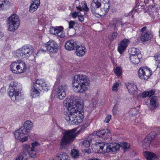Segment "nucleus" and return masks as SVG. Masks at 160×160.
<instances>
[{
	"label": "nucleus",
	"mask_w": 160,
	"mask_h": 160,
	"mask_svg": "<svg viewBox=\"0 0 160 160\" xmlns=\"http://www.w3.org/2000/svg\"><path fill=\"white\" fill-rule=\"evenodd\" d=\"M78 98L72 95L63 101L64 106L67 108L68 112L65 114L66 120L72 125H78L81 123L84 118V112L78 110L79 102Z\"/></svg>",
	"instance_id": "obj_1"
},
{
	"label": "nucleus",
	"mask_w": 160,
	"mask_h": 160,
	"mask_svg": "<svg viewBox=\"0 0 160 160\" xmlns=\"http://www.w3.org/2000/svg\"><path fill=\"white\" fill-rule=\"evenodd\" d=\"M90 85L89 78L84 75H76L73 79L72 87L76 93H82L88 89Z\"/></svg>",
	"instance_id": "obj_2"
},
{
	"label": "nucleus",
	"mask_w": 160,
	"mask_h": 160,
	"mask_svg": "<svg viewBox=\"0 0 160 160\" xmlns=\"http://www.w3.org/2000/svg\"><path fill=\"white\" fill-rule=\"evenodd\" d=\"M119 146L116 143H105L104 142H97L92 144V149L95 153L99 152L105 153L110 152H115L118 149Z\"/></svg>",
	"instance_id": "obj_3"
},
{
	"label": "nucleus",
	"mask_w": 160,
	"mask_h": 160,
	"mask_svg": "<svg viewBox=\"0 0 160 160\" xmlns=\"http://www.w3.org/2000/svg\"><path fill=\"white\" fill-rule=\"evenodd\" d=\"M76 129L74 128L70 130H66L63 133L60 142V149H65L67 145L72 142L76 137L77 134L80 132L79 130L76 132Z\"/></svg>",
	"instance_id": "obj_4"
},
{
	"label": "nucleus",
	"mask_w": 160,
	"mask_h": 160,
	"mask_svg": "<svg viewBox=\"0 0 160 160\" xmlns=\"http://www.w3.org/2000/svg\"><path fill=\"white\" fill-rule=\"evenodd\" d=\"M9 90L8 95L11 100L13 101H18L21 96V88L20 84L12 82L9 85Z\"/></svg>",
	"instance_id": "obj_5"
},
{
	"label": "nucleus",
	"mask_w": 160,
	"mask_h": 160,
	"mask_svg": "<svg viewBox=\"0 0 160 160\" xmlns=\"http://www.w3.org/2000/svg\"><path fill=\"white\" fill-rule=\"evenodd\" d=\"M34 52V48L31 46L26 45L23 46L13 52L15 57L19 58H28Z\"/></svg>",
	"instance_id": "obj_6"
},
{
	"label": "nucleus",
	"mask_w": 160,
	"mask_h": 160,
	"mask_svg": "<svg viewBox=\"0 0 160 160\" xmlns=\"http://www.w3.org/2000/svg\"><path fill=\"white\" fill-rule=\"evenodd\" d=\"M26 64L21 60L12 62L10 65L11 70L13 73L16 74L23 73L26 71Z\"/></svg>",
	"instance_id": "obj_7"
},
{
	"label": "nucleus",
	"mask_w": 160,
	"mask_h": 160,
	"mask_svg": "<svg viewBox=\"0 0 160 160\" xmlns=\"http://www.w3.org/2000/svg\"><path fill=\"white\" fill-rule=\"evenodd\" d=\"M20 22L18 16L16 14L12 15L7 19V24L8 29L10 31L14 32L18 28Z\"/></svg>",
	"instance_id": "obj_8"
},
{
	"label": "nucleus",
	"mask_w": 160,
	"mask_h": 160,
	"mask_svg": "<svg viewBox=\"0 0 160 160\" xmlns=\"http://www.w3.org/2000/svg\"><path fill=\"white\" fill-rule=\"evenodd\" d=\"M32 127V123L30 121L27 120L23 124V127L14 132V135L17 138H18L20 135L21 136L23 135H27Z\"/></svg>",
	"instance_id": "obj_9"
},
{
	"label": "nucleus",
	"mask_w": 160,
	"mask_h": 160,
	"mask_svg": "<svg viewBox=\"0 0 160 160\" xmlns=\"http://www.w3.org/2000/svg\"><path fill=\"white\" fill-rule=\"evenodd\" d=\"M109 0H93L92 2V7L91 8L93 14L97 18L100 17V13L98 10L101 6V2H108Z\"/></svg>",
	"instance_id": "obj_10"
},
{
	"label": "nucleus",
	"mask_w": 160,
	"mask_h": 160,
	"mask_svg": "<svg viewBox=\"0 0 160 160\" xmlns=\"http://www.w3.org/2000/svg\"><path fill=\"white\" fill-rule=\"evenodd\" d=\"M68 86L65 82H59L57 89H56L57 97L60 100H62L65 97L66 93L65 91L67 89Z\"/></svg>",
	"instance_id": "obj_11"
},
{
	"label": "nucleus",
	"mask_w": 160,
	"mask_h": 160,
	"mask_svg": "<svg viewBox=\"0 0 160 160\" xmlns=\"http://www.w3.org/2000/svg\"><path fill=\"white\" fill-rule=\"evenodd\" d=\"M152 74V72L148 68H141L138 71V75L142 80H147Z\"/></svg>",
	"instance_id": "obj_12"
},
{
	"label": "nucleus",
	"mask_w": 160,
	"mask_h": 160,
	"mask_svg": "<svg viewBox=\"0 0 160 160\" xmlns=\"http://www.w3.org/2000/svg\"><path fill=\"white\" fill-rule=\"evenodd\" d=\"M147 27L145 26L142 28L140 32L141 36L140 38L142 41L145 42L151 39L153 36L151 31L146 29Z\"/></svg>",
	"instance_id": "obj_13"
},
{
	"label": "nucleus",
	"mask_w": 160,
	"mask_h": 160,
	"mask_svg": "<svg viewBox=\"0 0 160 160\" xmlns=\"http://www.w3.org/2000/svg\"><path fill=\"white\" fill-rule=\"evenodd\" d=\"M47 51L50 52L56 53L58 50V46L53 40H50L45 45Z\"/></svg>",
	"instance_id": "obj_14"
},
{
	"label": "nucleus",
	"mask_w": 160,
	"mask_h": 160,
	"mask_svg": "<svg viewBox=\"0 0 160 160\" xmlns=\"http://www.w3.org/2000/svg\"><path fill=\"white\" fill-rule=\"evenodd\" d=\"M155 132H153L149 133L142 142V145L143 148H147L149 147L151 141L156 136Z\"/></svg>",
	"instance_id": "obj_15"
},
{
	"label": "nucleus",
	"mask_w": 160,
	"mask_h": 160,
	"mask_svg": "<svg viewBox=\"0 0 160 160\" xmlns=\"http://www.w3.org/2000/svg\"><path fill=\"white\" fill-rule=\"evenodd\" d=\"M48 84L44 80L37 79L34 82V87H36V88L38 90H44L47 91L48 90Z\"/></svg>",
	"instance_id": "obj_16"
},
{
	"label": "nucleus",
	"mask_w": 160,
	"mask_h": 160,
	"mask_svg": "<svg viewBox=\"0 0 160 160\" xmlns=\"http://www.w3.org/2000/svg\"><path fill=\"white\" fill-rule=\"evenodd\" d=\"M63 28L61 27L60 28H55L52 27L50 29L51 33L61 38H63L65 36V34L63 30Z\"/></svg>",
	"instance_id": "obj_17"
},
{
	"label": "nucleus",
	"mask_w": 160,
	"mask_h": 160,
	"mask_svg": "<svg viewBox=\"0 0 160 160\" xmlns=\"http://www.w3.org/2000/svg\"><path fill=\"white\" fill-rule=\"evenodd\" d=\"M129 42V40L127 39H125L122 40L118 44V51L120 54H122L125 51Z\"/></svg>",
	"instance_id": "obj_18"
},
{
	"label": "nucleus",
	"mask_w": 160,
	"mask_h": 160,
	"mask_svg": "<svg viewBox=\"0 0 160 160\" xmlns=\"http://www.w3.org/2000/svg\"><path fill=\"white\" fill-rule=\"evenodd\" d=\"M78 45L76 41L73 40H70L66 42L65 47L67 50H72L75 49Z\"/></svg>",
	"instance_id": "obj_19"
},
{
	"label": "nucleus",
	"mask_w": 160,
	"mask_h": 160,
	"mask_svg": "<svg viewBox=\"0 0 160 160\" xmlns=\"http://www.w3.org/2000/svg\"><path fill=\"white\" fill-rule=\"evenodd\" d=\"M75 49L76 50L75 54L80 57L83 56L86 52V49L84 45H78Z\"/></svg>",
	"instance_id": "obj_20"
},
{
	"label": "nucleus",
	"mask_w": 160,
	"mask_h": 160,
	"mask_svg": "<svg viewBox=\"0 0 160 160\" xmlns=\"http://www.w3.org/2000/svg\"><path fill=\"white\" fill-rule=\"evenodd\" d=\"M150 109L152 111L156 109L158 106V98L157 96L152 97L150 101Z\"/></svg>",
	"instance_id": "obj_21"
},
{
	"label": "nucleus",
	"mask_w": 160,
	"mask_h": 160,
	"mask_svg": "<svg viewBox=\"0 0 160 160\" xmlns=\"http://www.w3.org/2000/svg\"><path fill=\"white\" fill-rule=\"evenodd\" d=\"M10 5L9 0H0V11L8 9Z\"/></svg>",
	"instance_id": "obj_22"
},
{
	"label": "nucleus",
	"mask_w": 160,
	"mask_h": 160,
	"mask_svg": "<svg viewBox=\"0 0 160 160\" xmlns=\"http://www.w3.org/2000/svg\"><path fill=\"white\" fill-rule=\"evenodd\" d=\"M95 133L98 137L105 138L110 134V131L108 129H103L99 130Z\"/></svg>",
	"instance_id": "obj_23"
},
{
	"label": "nucleus",
	"mask_w": 160,
	"mask_h": 160,
	"mask_svg": "<svg viewBox=\"0 0 160 160\" xmlns=\"http://www.w3.org/2000/svg\"><path fill=\"white\" fill-rule=\"evenodd\" d=\"M142 58L141 54L135 55L130 56L129 58L132 64L136 65L139 64L140 62V60Z\"/></svg>",
	"instance_id": "obj_24"
},
{
	"label": "nucleus",
	"mask_w": 160,
	"mask_h": 160,
	"mask_svg": "<svg viewBox=\"0 0 160 160\" xmlns=\"http://www.w3.org/2000/svg\"><path fill=\"white\" fill-rule=\"evenodd\" d=\"M127 23V22L123 23L121 21V19L118 18H113L112 22V24L114 29H117V27L119 24L122 26L124 24H126Z\"/></svg>",
	"instance_id": "obj_25"
},
{
	"label": "nucleus",
	"mask_w": 160,
	"mask_h": 160,
	"mask_svg": "<svg viewBox=\"0 0 160 160\" xmlns=\"http://www.w3.org/2000/svg\"><path fill=\"white\" fill-rule=\"evenodd\" d=\"M34 82H33L31 88V92H30L31 96L32 98H36L38 97L39 95V92L38 90V89L36 88V87H34Z\"/></svg>",
	"instance_id": "obj_26"
},
{
	"label": "nucleus",
	"mask_w": 160,
	"mask_h": 160,
	"mask_svg": "<svg viewBox=\"0 0 160 160\" xmlns=\"http://www.w3.org/2000/svg\"><path fill=\"white\" fill-rule=\"evenodd\" d=\"M128 92L131 94H133L137 90V88L136 85L133 83H128L127 86Z\"/></svg>",
	"instance_id": "obj_27"
},
{
	"label": "nucleus",
	"mask_w": 160,
	"mask_h": 160,
	"mask_svg": "<svg viewBox=\"0 0 160 160\" xmlns=\"http://www.w3.org/2000/svg\"><path fill=\"white\" fill-rule=\"evenodd\" d=\"M55 159L56 160H69V157L67 153L62 152L58 155L57 156Z\"/></svg>",
	"instance_id": "obj_28"
},
{
	"label": "nucleus",
	"mask_w": 160,
	"mask_h": 160,
	"mask_svg": "<svg viewBox=\"0 0 160 160\" xmlns=\"http://www.w3.org/2000/svg\"><path fill=\"white\" fill-rule=\"evenodd\" d=\"M144 155L147 160H152L154 159L156 157V155L154 153L148 152H145Z\"/></svg>",
	"instance_id": "obj_29"
},
{
	"label": "nucleus",
	"mask_w": 160,
	"mask_h": 160,
	"mask_svg": "<svg viewBox=\"0 0 160 160\" xmlns=\"http://www.w3.org/2000/svg\"><path fill=\"white\" fill-rule=\"evenodd\" d=\"M103 4L102 5V10H104L105 12V13H104V15L106 14L109 11L110 9V2L109 0L108 2H106L103 3Z\"/></svg>",
	"instance_id": "obj_30"
},
{
	"label": "nucleus",
	"mask_w": 160,
	"mask_h": 160,
	"mask_svg": "<svg viewBox=\"0 0 160 160\" xmlns=\"http://www.w3.org/2000/svg\"><path fill=\"white\" fill-rule=\"evenodd\" d=\"M82 6L83 7L82 8L81 6H79L76 7L77 9L80 11H82L83 10L84 11H87L89 10V8L87 7L86 2L84 1L82 2Z\"/></svg>",
	"instance_id": "obj_31"
},
{
	"label": "nucleus",
	"mask_w": 160,
	"mask_h": 160,
	"mask_svg": "<svg viewBox=\"0 0 160 160\" xmlns=\"http://www.w3.org/2000/svg\"><path fill=\"white\" fill-rule=\"evenodd\" d=\"M129 52L130 53V56L141 54L140 51L138 49L134 48H132L129 49Z\"/></svg>",
	"instance_id": "obj_32"
},
{
	"label": "nucleus",
	"mask_w": 160,
	"mask_h": 160,
	"mask_svg": "<svg viewBox=\"0 0 160 160\" xmlns=\"http://www.w3.org/2000/svg\"><path fill=\"white\" fill-rule=\"evenodd\" d=\"M116 144L119 145V148H120V147L122 148V149H123L125 151H126L127 149L128 148L130 147L129 144L128 143L126 142L122 143L120 144L117 143ZM119 148L116 151L118 150H119Z\"/></svg>",
	"instance_id": "obj_33"
},
{
	"label": "nucleus",
	"mask_w": 160,
	"mask_h": 160,
	"mask_svg": "<svg viewBox=\"0 0 160 160\" xmlns=\"http://www.w3.org/2000/svg\"><path fill=\"white\" fill-rule=\"evenodd\" d=\"M155 59L157 62L156 63L157 68H160V53H157L154 55Z\"/></svg>",
	"instance_id": "obj_34"
},
{
	"label": "nucleus",
	"mask_w": 160,
	"mask_h": 160,
	"mask_svg": "<svg viewBox=\"0 0 160 160\" xmlns=\"http://www.w3.org/2000/svg\"><path fill=\"white\" fill-rule=\"evenodd\" d=\"M30 147L29 145L26 144L23 145V155L26 156L28 153V152L30 150Z\"/></svg>",
	"instance_id": "obj_35"
},
{
	"label": "nucleus",
	"mask_w": 160,
	"mask_h": 160,
	"mask_svg": "<svg viewBox=\"0 0 160 160\" xmlns=\"http://www.w3.org/2000/svg\"><path fill=\"white\" fill-rule=\"evenodd\" d=\"M71 153L72 157L73 158H76L78 156V151L76 149L72 150Z\"/></svg>",
	"instance_id": "obj_36"
},
{
	"label": "nucleus",
	"mask_w": 160,
	"mask_h": 160,
	"mask_svg": "<svg viewBox=\"0 0 160 160\" xmlns=\"http://www.w3.org/2000/svg\"><path fill=\"white\" fill-rule=\"evenodd\" d=\"M38 6L37 5L32 4L31 3V4L29 6V11L31 12H33L37 9Z\"/></svg>",
	"instance_id": "obj_37"
},
{
	"label": "nucleus",
	"mask_w": 160,
	"mask_h": 160,
	"mask_svg": "<svg viewBox=\"0 0 160 160\" xmlns=\"http://www.w3.org/2000/svg\"><path fill=\"white\" fill-rule=\"evenodd\" d=\"M121 69L119 67H117L114 70V73L118 76H120L121 74Z\"/></svg>",
	"instance_id": "obj_38"
},
{
	"label": "nucleus",
	"mask_w": 160,
	"mask_h": 160,
	"mask_svg": "<svg viewBox=\"0 0 160 160\" xmlns=\"http://www.w3.org/2000/svg\"><path fill=\"white\" fill-rule=\"evenodd\" d=\"M28 154L30 157L34 158L36 155V152L34 150V149H33V148H31Z\"/></svg>",
	"instance_id": "obj_39"
},
{
	"label": "nucleus",
	"mask_w": 160,
	"mask_h": 160,
	"mask_svg": "<svg viewBox=\"0 0 160 160\" xmlns=\"http://www.w3.org/2000/svg\"><path fill=\"white\" fill-rule=\"evenodd\" d=\"M24 135H23L22 136H21V135H20L19 137L18 138H17L15 135L14 136L16 138L20 140L22 142H24L27 141L28 140L27 137L25 136L24 137H23Z\"/></svg>",
	"instance_id": "obj_40"
},
{
	"label": "nucleus",
	"mask_w": 160,
	"mask_h": 160,
	"mask_svg": "<svg viewBox=\"0 0 160 160\" xmlns=\"http://www.w3.org/2000/svg\"><path fill=\"white\" fill-rule=\"evenodd\" d=\"M83 146L86 148H88L90 146V142L88 140H85L82 142Z\"/></svg>",
	"instance_id": "obj_41"
},
{
	"label": "nucleus",
	"mask_w": 160,
	"mask_h": 160,
	"mask_svg": "<svg viewBox=\"0 0 160 160\" xmlns=\"http://www.w3.org/2000/svg\"><path fill=\"white\" fill-rule=\"evenodd\" d=\"M129 112L130 114L131 115H135L138 113V111L137 109L134 108L131 109L130 110Z\"/></svg>",
	"instance_id": "obj_42"
},
{
	"label": "nucleus",
	"mask_w": 160,
	"mask_h": 160,
	"mask_svg": "<svg viewBox=\"0 0 160 160\" xmlns=\"http://www.w3.org/2000/svg\"><path fill=\"white\" fill-rule=\"evenodd\" d=\"M119 86V84L117 82L115 83L113 85L112 87V90L113 91H115L117 92L118 89L117 88Z\"/></svg>",
	"instance_id": "obj_43"
},
{
	"label": "nucleus",
	"mask_w": 160,
	"mask_h": 160,
	"mask_svg": "<svg viewBox=\"0 0 160 160\" xmlns=\"http://www.w3.org/2000/svg\"><path fill=\"white\" fill-rule=\"evenodd\" d=\"M31 3L38 7L40 4V0H32Z\"/></svg>",
	"instance_id": "obj_44"
},
{
	"label": "nucleus",
	"mask_w": 160,
	"mask_h": 160,
	"mask_svg": "<svg viewBox=\"0 0 160 160\" xmlns=\"http://www.w3.org/2000/svg\"><path fill=\"white\" fill-rule=\"evenodd\" d=\"M97 101L95 99H92V100L91 102L92 104V107L93 108H94L95 107L97 103Z\"/></svg>",
	"instance_id": "obj_45"
},
{
	"label": "nucleus",
	"mask_w": 160,
	"mask_h": 160,
	"mask_svg": "<svg viewBox=\"0 0 160 160\" xmlns=\"http://www.w3.org/2000/svg\"><path fill=\"white\" fill-rule=\"evenodd\" d=\"M80 14V13L79 12H75L72 14V16L73 18H75L77 16L78 17Z\"/></svg>",
	"instance_id": "obj_46"
},
{
	"label": "nucleus",
	"mask_w": 160,
	"mask_h": 160,
	"mask_svg": "<svg viewBox=\"0 0 160 160\" xmlns=\"http://www.w3.org/2000/svg\"><path fill=\"white\" fill-rule=\"evenodd\" d=\"M5 38V35L2 32H0V40L2 41Z\"/></svg>",
	"instance_id": "obj_47"
},
{
	"label": "nucleus",
	"mask_w": 160,
	"mask_h": 160,
	"mask_svg": "<svg viewBox=\"0 0 160 160\" xmlns=\"http://www.w3.org/2000/svg\"><path fill=\"white\" fill-rule=\"evenodd\" d=\"M75 22L72 21H71L69 23V28H73V26L75 25Z\"/></svg>",
	"instance_id": "obj_48"
},
{
	"label": "nucleus",
	"mask_w": 160,
	"mask_h": 160,
	"mask_svg": "<svg viewBox=\"0 0 160 160\" xmlns=\"http://www.w3.org/2000/svg\"><path fill=\"white\" fill-rule=\"evenodd\" d=\"M111 115H108L106 118L104 122H105L108 123L109 122L110 120L111 119Z\"/></svg>",
	"instance_id": "obj_49"
},
{
	"label": "nucleus",
	"mask_w": 160,
	"mask_h": 160,
	"mask_svg": "<svg viewBox=\"0 0 160 160\" xmlns=\"http://www.w3.org/2000/svg\"><path fill=\"white\" fill-rule=\"evenodd\" d=\"M118 35V33L117 32H114L112 35L111 40H113L114 39L116 38Z\"/></svg>",
	"instance_id": "obj_50"
},
{
	"label": "nucleus",
	"mask_w": 160,
	"mask_h": 160,
	"mask_svg": "<svg viewBox=\"0 0 160 160\" xmlns=\"http://www.w3.org/2000/svg\"><path fill=\"white\" fill-rule=\"evenodd\" d=\"M39 144L37 142H35L34 143H32V147L31 148H33V149H34L35 148L38 146V145Z\"/></svg>",
	"instance_id": "obj_51"
},
{
	"label": "nucleus",
	"mask_w": 160,
	"mask_h": 160,
	"mask_svg": "<svg viewBox=\"0 0 160 160\" xmlns=\"http://www.w3.org/2000/svg\"><path fill=\"white\" fill-rule=\"evenodd\" d=\"M139 7L138 6V7ZM138 7H136L134 9L132 10L130 12V14H132L133 12H136V13H138Z\"/></svg>",
	"instance_id": "obj_52"
},
{
	"label": "nucleus",
	"mask_w": 160,
	"mask_h": 160,
	"mask_svg": "<svg viewBox=\"0 0 160 160\" xmlns=\"http://www.w3.org/2000/svg\"><path fill=\"white\" fill-rule=\"evenodd\" d=\"M148 97H150L152 96L155 93V91L153 90H151V91L148 92Z\"/></svg>",
	"instance_id": "obj_53"
},
{
	"label": "nucleus",
	"mask_w": 160,
	"mask_h": 160,
	"mask_svg": "<svg viewBox=\"0 0 160 160\" xmlns=\"http://www.w3.org/2000/svg\"><path fill=\"white\" fill-rule=\"evenodd\" d=\"M148 92H143L142 94V96L143 98H146L147 97H148Z\"/></svg>",
	"instance_id": "obj_54"
},
{
	"label": "nucleus",
	"mask_w": 160,
	"mask_h": 160,
	"mask_svg": "<svg viewBox=\"0 0 160 160\" xmlns=\"http://www.w3.org/2000/svg\"><path fill=\"white\" fill-rule=\"evenodd\" d=\"M79 20L81 22H82L84 20V18L82 15H81V13L79 14L78 17Z\"/></svg>",
	"instance_id": "obj_55"
},
{
	"label": "nucleus",
	"mask_w": 160,
	"mask_h": 160,
	"mask_svg": "<svg viewBox=\"0 0 160 160\" xmlns=\"http://www.w3.org/2000/svg\"><path fill=\"white\" fill-rule=\"evenodd\" d=\"M82 151L84 152L87 153H90V150L89 149L82 150Z\"/></svg>",
	"instance_id": "obj_56"
},
{
	"label": "nucleus",
	"mask_w": 160,
	"mask_h": 160,
	"mask_svg": "<svg viewBox=\"0 0 160 160\" xmlns=\"http://www.w3.org/2000/svg\"><path fill=\"white\" fill-rule=\"evenodd\" d=\"M23 159V157L22 156H19L16 160H22Z\"/></svg>",
	"instance_id": "obj_57"
},
{
	"label": "nucleus",
	"mask_w": 160,
	"mask_h": 160,
	"mask_svg": "<svg viewBox=\"0 0 160 160\" xmlns=\"http://www.w3.org/2000/svg\"><path fill=\"white\" fill-rule=\"evenodd\" d=\"M77 97L78 98V100H79V97ZM79 102V103H78V104H79V105H78V109H80V108H79V105L81 106L82 107V105H81V104H80V102Z\"/></svg>",
	"instance_id": "obj_58"
},
{
	"label": "nucleus",
	"mask_w": 160,
	"mask_h": 160,
	"mask_svg": "<svg viewBox=\"0 0 160 160\" xmlns=\"http://www.w3.org/2000/svg\"><path fill=\"white\" fill-rule=\"evenodd\" d=\"M46 50H44L42 49H40V50H39V52H42V51H43V52H46Z\"/></svg>",
	"instance_id": "obj_59"
},
{
	"label": "nucleus",
	"mask_w": 160,
	"mask_h": 160,
	"mask_svg": "<svg viewBox=\"0 0 160 160\" xmlns=\"http://www.w3.org/2000/svg\"><path fill=\"white\" fill-rule=\"evenodd\" d=\"M135 13H136V12H133V13H132V14H130V13L129 14H130H130H131V15H132V18H133V16H134V14H135Z\"/></svg>",
	"instance_id": "obj_60"
},
{
	"label": "nucleus",
	"mask_w": 160,
	"mask_h": 160,
	"mask_svg": "<svg viewBox=\"0 0 160 160\" xmlns=\"http://www.w3.org/2000/svg\"><path fill=\"white\" fill-rule=\"evenodd\" d=\"M96 132H93L92 133V134H91V135H92V136H94V135H95V134H96H96L95 133H96Z\"/></svg>",
	"instance_id": "obj_61"
},
{
	"label": "nucleus",
	"mask_w": 160,
	"mask_h": 160,
	"mask_svg": "<svg viewBox=\"0 0 160 160\" xmlns=\"http://www.w3.org/2000/svg\"><path fill=\"white\" fill-rule=\"evenodd\" d=\"M91 160H100L99 159L97 158H94L92 159H91Z\"/></svg>",
	"instance_id": "obj_62"
},
{
	"label": "nucleus",
	"mask_w": 160,
	"mask_h": 160,
	"mask_svg": "<svg viewBox=\"0 0 160 160\" xmlns=\"http://www.w3.org/2000/svg\"><path fill=\"white\" fill-rule=\"evenodd\" d=\"M58 83V81H57L55 83V85H56V84H57Z\"/></svg>",
	"instance_id": "obj_63"
},
{
	"label": "nucleus",
	"mask_w": 160,
	"mask_h": 160,
	"mask_svg": "<svg viewBox=\"0 0 160 160\" xmlns=\"http://www.w3.org/2000/svg\"><path fill=\"white\" fill-rule=\"evenodd\" d=\"M157 13V12H155V13L154 14H156Z\"/></svg>",
	"instance_id": "obj_64"
}]
</instances>
